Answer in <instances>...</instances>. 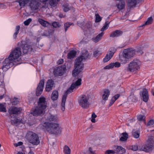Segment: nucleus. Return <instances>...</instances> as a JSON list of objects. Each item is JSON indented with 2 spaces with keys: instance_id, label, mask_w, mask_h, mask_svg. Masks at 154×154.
<instances>
[{
  "instance_id": "obj_1",
  "label": "nucleus",
  "mask_w": 154,
  "mask_h": 154,
  "mask_svg": "<svg viewBox=\"0 0 154 154\" xmlns=\"http://www.w3.org/2000/svg\"><path fill=\"white\" fill-rule=\"evenodd\" d=\"M20 49L16 48L11 53L8 57L6 58L3 63L2 69L4 71H6L13 65H16L21 63L19 57L21 55Z\"/></svg>"
},
{
  "instance_id": "obj_2",
  "label": "nucleus",
  "mask_w": 154,
  "mask_h": 154,
  "mask_svg": "<svg viewBox=\"0 0 154 154\" xmlns=\"http://www.w3.org/2000/svg\"><path fill=\"white\" fill-rule=\"evenodd\" d=\"M89 56L88 51L86 50L82 51L81 55L78 57L75 60V68L73 71V75L75 76L81 72L83 67L84 64L82 62V60L86 59Z\"/></svg>"
},
{
  "instance_id": "obj_3",
  "label": "nucleus",
  "mask_w": 154,
  "mask_h": 154,
  "mask_svg": "<svg viewBox=\"0 0 154 154\" xmlns=\"http://www.w3.org/2000/svg\"><path fill=\"white\" fill-rule=\"evenodd\" d=\"M41 126L42 129H45L49 133L55 135L60 134L62 129L59 125L48 122H45Z\"/></svg>"
},
{
  "instance_id": "obj_4",
  "label": "nucleus",
  "mask_w": 154,
  "mask_h": 154,
  "mask_svg": "<svg viewBox=\"0 0 154 154\" xmlns=\"http://www.w3.org/2000/svg\"><path fill=\"white\" fill-rule=\"evenodd\" d=\"M82 79L80 78L78 79L75 82L73 83L70 87L67 90L63 95L61 105V109L64 111L65 109V104L67 94H69L73 91V90L80 86L81 84Z\"/></svg>"
},
{
  "instance_id": "obj_5",
  "label": "nucleus",
  "mask_w": 154,
  "mask_h": 154,
  "mask_svg": "<svg viewBox=\"0 0 154 154\" xmlns=\"http://www.w3.org/2000/svg\"><path fill=\"white\" fill-rule=\"evenodd\" d=\"M71 66L70 62H68L64 65L57 67L54 69L53 74L55 76H62L65 73L66 67L69 69Z\"/></svg>"
},
{
  "instance_id": "obj_6",
  "label": "nucleus",
  "mask_w": 154,
  "mask_h": 154,
  "mask_svg": "<svg viewBox=\"0 0 154 154\" xmlns=\"http://www.w3.org/2000/svg\"><path fill=\"white\" fill-rule=\"evenodd\" d=\"M22 109L21 108H17L16 107L13 106L10 108L8 112L11 117V122L12 124H18L21 122V120L17 118H12L13 114H18L20 113Z\"/></svg>"
},
{
  "instance_id": "obj_7",
  "label": "nucleus",
  "mask_w": 154,
  "mask_h": 154,
  "mask_svg": "<svg viewBox=\"0 0 154 154\" xmlns=\"http://www.w3.org/2000/svg\"><path fill=\"white\" fill-rule=\"evenodd\" d=\"M88 96L85 94L81 95L78 98V102L79 105L83 109H87L89 107V103Z\"/></svg>"
},
{
  "instance_id": "obj_8",
  "label": "nucleus",
  "mask_w": 154,
  "mask_h": 154,
  "mask_svg": "<svg viewBox=\"0 0 154 154\" xmlns=\"http://www.w3.org/2000/svg\"><path fill=\"white\" fill-rule=\"evenodd\" d=\"M140 62L139 60H134L128 64L126 70L131 72L136 71L140 68Z\"/></svg>"
},
{
  "instance_id": "obj_9",
  "label": "nucleus",
  "mask_w": 154,
  "mask_h": 154,
  "mask_svg": "<svg viewBox=\"0 0 154 154\" xmlns=\"http://www.w3.org/2000/svg\"><path fill=\"white\" fill-rule=\"evenodd\" d=\"M40 142L38 135L35 133L29 131V143L33 145L36 146L39 144Z\"/></svg>"
},
{
  "instance_id": "obj_10",
  "label": "nucleus",
  "mask_w": 154,
  "mask_h": 154,
  "mask_svg": "<svg viewBox=\"0 0 154 154\" xmlns=\"http://www.w3.org/2000/svg\"><path fill=\"white\" fill-rule=\"evenodd\" d=\"M152 140L151 138H149L148 140L146 145H143L141 148L139 147V149L147 152H148L151 150L154 145L153 142L152 141Z\"/></svg>"
},
{
  "instance_id": "obj_11",
  "label": "nucleus",
  "mask_w": 154,
  "mask_h": 154,
  "mask_svg": "<svg viewBox=\"0 0 154 154\" xmlns=\"http://www.w3.org/2000/svg\"><path fill=\"white\" fill-rule=\"evenodd\" d=\"M38 107L41 108L44 110L47 106V103L46 101V98L42 96L39 98L38 102Z\"/></svg>"
},
{
  "instance_id": "obj_12",
  "label": "nucleus",
  "mask_w": 154,
  "mask_h": 154,
  "mask_svg": "<svg viewBox=\"0 0 154 154\" xmlns=\"http://www.w3.org/2000/svg\"><path fill=\"white\" fill-rule=\"evenodd\" d=\"M135 51L132 48H129L125 49L123 51V54L126 57L130 59L135 54Z\"/></svg>"
},
{
  "instance_id": "obj_13",
  "label": "nucleus",
  "mask_w": 154,
  "mask_h": 154,
  "mask_svg": "<svg viewBox=\"0 0 154 154\" xmlns=\"http://www.w3.org/2000/svg\"><path fill=\"white\" fill-rule=\"evenodd\" d=\"M110 94V91L107 89H103L101 92V95L102 102L105 103L108 99Z\"/></svg>"
},
{
  "instance_id": "obj_14",
  "label": "nucleus",
  "mask_w": 154,
  "mask_h": 154,
  "mask_svg": "<svg viewBox=\"0 0 154 154\" xmlns=\"http://www.w3.org/2000/svg\"><path fill=\"white\" fill-rule=\"evenodd\" d=\"M44 79L41 80L37 88L36 95L37 96H39L42 93L44 88Z\"/></svg>"
},
{
  "instance_id": "obj_15",
  "label": "nucleus",
  "mask_w": 154,
  "mask_h": 154,
  "mask_svg": "<svg viewBox=\"0 0 154 154\" xmlns=\"http://www.w3.org/2000/svg\"><path fill=\"white\" fill-rule=\"evenodd\" d=\"M45 112V110L39 107L38 106L34 108H33L31 111V113L34 116L37 115H39L42 114Z\"/></svg>"
},
{
  "instance_id": "obj_16",
  "label": "nucleus",
  "mask_w": 154,
  "mask_h": 154,
  "mask_svg": "<svg viewBox=\"0 0 154 154\" xmlns=\"http://www.w3.org/2000/svg\"><path fill=\"white\" fill-rule=\"evenodd\" d=\"M121 66V63L119 62H116L114 63H112L108 65L105 66L104 69H110L113 68V67L119 68Z\"/></svg>"
},
{
  "instance_id": "obj_17",
  "label": "nucleus",
  "mask_w": 154,
  "mask_h": 154,
  "mask_svg": "<svg viewBox=\"0 0 154 154\" xmlns=\"http://www.w3.org/2000/svg\"><path fill=\"white\" fill-rule=\"evenodd\" d=\"M54 84V82L51 79L48 80L46 83V90L47 91H51L53 87Z\"/></svg>"
},
{
  "instance_id": "obj_18",
  "label": "nucleus",
  "mask_w": 154,
  "mask_h": 154,
  "mask_svg": "<svg viewBox=\"0 0 154 154\" xmlns=\"http://www.w3.org/2000/svg\"><path fill=\"white\" fill-rule=\"evenodd\" d=\"M23 52L24 54L28 53L29 49V43L28 41L24 42L22 45Z\"/></svg>"
},
{
  "instance_id": "obj_19",
  "label": "nucleus",
  "mask_w": 154,
  "mask_h": 154,
  "mask_svg": "<svg viewBox=\"0 0 154 154\" xmlns=\"http://www.w3.org/2000/svg\"><path fill=\"white\" fill-rule=\"evenodd\" d=\"M143 100L145 102H147L149 96L148 91L146 89H143L142 92Z\"/></svg>"
},
{
  "instance_id": "obj_20",
  "label": "nucleus",
  "mask_w": 154,
  "mask_h": 154,
  "mask_svg": "<svg viewBox=\"0 0 154 154\" xmlns=\"http://www.w3.org/2000/svg\"><path fill=\"white\" fill-rule=\"evenodd\" d=\"M114 52H112L109 51L106 54L105 57L103 59V61L104 62H106L108 61L113 57Z\"/></svg>"
},
{
  "instance_id": "obj_21",
  "label": "nucleus",
  "mask_w": 154,
  "mask_h": 154,
  "mask_svg": "<svg viewBox=\"0 0 154 154\" xmlns=\"http://www.w3.org/2000/svg\"><path fill=\"white\" fill-rule=\"evenodd\" d=\"M115 151L118 154H123L125 152V149L122 146H116Z\"/></svg>"
},
{
  "instance_id": "obj_22",
  "label": "nucleus",
  "mask_w": 154,
  "mask_h": 154,
  "mask_svg": "<svg viewBox=\"0 0 154 154\" xmlns=\"http://www.w3.org/2000/svg\"><path fill=\"white\" fill-rule=\"evenodd\" d=\"M139 0H128V5L130 8L135 7L137 3H139Z\"/></svg>"
},
{
  "instance_id": "obj_23",
  "label": "nucleus",
  "mask_w": 154,
  "mask_h": 154,
  "mask_svg": "<svg viewBox=\"0 0 154 154\" xmlns=\"http://www.w3.org/2000/svg\"><path fill=\"white\" fill-rule=\"evenodd\" d=\"M122 34V32L119 30H117L113 32L110 35V37L114 38L118 37Z\"/></svg>"
},
{
  "instance_id": "obj_24",
  "label": "nucleus",
  "mask_w": 154,
  "mask_h": 154,
  "mask_svg": "<svg viewBox=\"0 0 154 154\" xmlns=\"http://www.w3.org/2000/svg\"><path fill=\"white\" fill-rule=\"evenodd\" d=\"M103 34V32L99 34L96 37L93 38H92V41L95 43L97 42L101 39Z\"/></svg>"
},
{
  "instance_id": "obj_25",
  "label": "nucleus",
  "mask_w": 154,
  "mask_h": 154,
  "mask_svg": "<svg viewBox=\"0 0 154 154\" xmlns=\"http://www.w3.org/2000/svg\"><path fill=\"white\" fill-rule=\"evenodd\" d=\"M46 119L47 121L50 122H55L57 120V117L56 116H53L50 114L47 116Z\"/></svg>"
},
{
  "instance_id": "obj_26",
  "label": "nucleus",
  "mask_w": 154,
  "mask_h": 154,
  "mask_svg": "<svg viewBox=\"0 0 154 154\" xmlns=\"http://www.w3.org/2000/svg\"><path fill=\"white\" fill-rule=\"evenodd\" d=\"M35 0H33L30 2V4L29 5V6L32 10H36L38 8L37 3Z\"/></svg>"
},
{
  "instance_id": "obj_27",
  "label": "nucleus",
  "mask_w": 154,
  "mask_h": 154,
  "mask_svg": "<svg viewBox=\"0 0 154 154\" xmlns=\"http://www.w3.org/2000/svg\"><path fill=\"white\" fill-rule=\"evenodd\" d=\"M121 135V137L120 138V140L121 141H125L128 138V135L126 132L122 133Z\"/></svg>"
},
{
  "instance_id": "obj_28",
  "label": "nucleus",
  "mask_w": 154,
  "mask_h": 154,
  "mask_svg": "<svg viewBox=\"0 0 154 154\" xmlns=\"http://www.w3.org/2000/svg\"><path fill=\"white\" fill-rule=\"evenodd\" d=\"M58 97V93L57 91H53L51 95V98L53 100H57Z\"/></svg>"
},
{
  "instance_id": "obj_29",
  "label": "nucleus",
  "mask_w": 154,
  "mask_h": 154,
  "mask_svg": "<svg viewBox=\"0 0 154 154\" xmlns=\"http://www.w3.org/2000/svg\"><path fill=\"white\" fill-rule=\"evenodd\" d=\"M117 8L119 10L123 9L125 7V2L123 1L120 2L119 3L116 4Z\"/></svg>"
},
{
  "instance_id": "obj_30",
  "label": "nucleus",
  "mask_w": 154,
  "mask_h": 154,
  "mask_svg": "<svg viewBox=\"0 0 154 154\" xmlns=\"http://www.w3.org/2000/svg\"><path fill=\"white\" fill-rule=\"evenodd\" d=\"M16 2H18L20 6L22 7L25 6L26 4L28 3L29 0H18Z\"/></svg>"
},
{
  "instance_id": "obj_31",
  "label": "nucleus",
  "mask_w": 154,
  "mask_h": 154,
  "mask_svg": "<svg viewBox=\"0 0 154 154\" xmlns=\"http://www.w3.org/2000/svg\"><path fill=\"white\" fill-rule=\"evenodd\" d=\"M76 52L74 51H71L68 54V57L69 59H72L75 57Z\"/></svg>"
},
{
  "instance_id": "obj_32",
  "label": "nucleus",
  "mask_w": 154,
  "mask_h": 154,
  "mask_svg": "<svg viewBox=\"0 0 154 154\" xmlns=\"http://www.w3.org/2000/svg\"><path fill=\"white\" fill-rule=\"evenodd\" d=\"M38 21L44 27L48 26L49 25V24L48 22L43 19H39Z\"/></svg>"
},
{
  "instance_id": "obj_33",
  "label": "nucleus",
  "mask_w": 154,
  "mask_h": 154,
  "mask_svg": "<svg viewBox=\"0 0 154 154\" xmlns=\"http://www.w3.org/2000/svg\"><path fill=\"white\" fill-rule=\"evenodd\" d=\"M129 59L125 56L124 54H123V56L120 57V60L123 64H125L128 62Z\"/></svg>"
},
{
  "instance_id": "obj_34",
  "label": "nucleus",
  "mask_w": 154,
  "mask_h": 154,
  "mask_svg": "<svg viewBox=\"0 0 154 154\" xmlns=\"http://www.w3.org/2000/svg\"><path fill=\"white\" fill-rule=\"evenodd\" d=\"M71 149L70 148L66 145H65L63 147V152L64 154H70Z\"/></svg>"
},
{
  "instance_id": "obj_35",
  "label": "nucleus",
  "mask_w": 154,
  "mask_h": 154,
  "mask_svg": "<svg viewBox=\"0 0 154 154\" xmlns=\"http://www.w3.org/2000/svg\"><path fill=\"white\" fill-rule=\"evenodd\" d=\"M63 8L64 11L66 12L71 9V7L67 4H64L63 5Z\"/></svg>"
},
{
  "instance_id": "obj_36",
  "label": "nucleus",
  "mask_w": 154,
  "mask_h": 154,
  "mask_svg": "<svg viewBox=\"0 0 154 154\" xmlns=\"http://www.w3.org/2000/svg\"><path fill=\"white\" fill-rule=\"evenodd\" d=\"M60 0H50L49 4L52 6L55 7L57 5V2Z\"/></svg>"
},
{
  "instance_id": "obj_37",
  "label": "nucleus",
  "mask_w": 154,
  "mask_h": 154,
  "mask_svg": "<svg viewBox=\"0 0 154 154\" xmlns=\"http://www.w3.org/2000/svg\"><path fill=\"white\" fill-rule=\"evenodd\" d=\"M153 19L152 17H150L148 18L146 21L142 26L145 25H147L151 24L152 22Z\"/></svg>"
},
{
  "instance_id": "obj_38",
  "label": "nucleus",
  "mask_w": 154,
  "mask_h": 154,
  "mask_svg": "<svg viewBox=\"0 0 154 154\" xmlns=\"http://www.w3.org/2000/svg\"><path fill=\"white\" fill-rule=\"evenodd\" d=\"M101 54L100 51L97 50L93 52V56L95 57H98Z\"/></svg>"
},
{
  "instance_id": "obj_39",
  "label": "nucleus",
  "mask_w": 154,
  "mask_h": 154,
  "mask_svg": "<svg viewBox=\"0 0 154 154\" xmlns=\"http://www.w3.org/2000/svg\"><path fill=\"white\" fill-rule=\"evenodd\" d=\"M20 29V26L19 25L17 26L16 27V32L13 35V37L14 39H16L17 37V35L19 32V31Z\"/></svg>"
},
{
  "instance_id": "obj_40",
  "label": "nucleus",
  "mask_w": 154,
  "mask_h": 154,
  "mask_svg": "<svg viewBox=\"0 0 154 154\" xmlns=\"http://www.w3.org/2000/svg\"><path fill=\"white\" fill-rule=\"evenodd\" d=\"M19 99L16 97H14L11 101V102L13 105H16L19 102Z\"/></svg>"
},
{
  "instance_id": "obj_41",
  "label": "nucleus",
  "mask_w": 154,
  "mask_h": 154,
  "mask_svg": "<svg viewBox=\"0 0 154 154\" xmlns=\"http://www.w3.org/2000/svg\"><path fill=\"white\" fill-rule=\"evenodd\" d=\"M109 23V22H108L107 21L105 23V25L101 29V31H103L107 29L108 28V26Z\"/></svg>"
},
{
  "instance_id": "obj_42",
  "label": "nucleus",
  "mask_w": 154,
  "mask_h": 154,
  "mask_svg": "<svg viewBox=\"0 0 154 154\" xmlns=\"http://www.w3.org/2000/svg\"><path fill=\"white\" fill-rule=\"evenodd\" d=\"M128 99L133 102H135L137 101L136 98L134 95H130L128 97Z\"/></svg>"
},
{
  "instance_id": "obj_43",
  "label": "nucleus",
  "mask_w": 154,
  "mask_h": 154,
  "mask_svg": "<svg viewBox=\"0 0 154 154\" xmlns=\"http://www.w3.org/2000/svg\"><path fill=\"white\" fill-rule=\"evenodd\" d=\"M0 111L3 112H6L5 107L3 104L1 103H0Z\"/></svg>"
},
{
  "instance_id": "obj_44",
  "label": "nucleus",
  "mask_w": 154,
  "mask_h": 154,
  "mask_svg": "<svg viewBox=\"0 0 154 154\" xmlns=\"http://www.w3.org/2000/svg\"><path fill=\"white\" fill-rule=\"evenodd\" d=\"M97 116L95 114V113L93 112L91 116V121L92 122L95 123L96 122L95 118H96Z\"/></svg>"
},
{
  "instance_id": "obj_45",
  "label": "nucleus",
  "mask_w": 154,
  "mask_h": 154,
  "mask_svg": "<svg viewBox=\"0 0 154 154\" xmlns=\"http://www.w3.org/2000/svg\"><path fill=\"white\" fill-rule=\"evenodd\" d=\"M137 118L139 121H142L144 120L145 117L143 115H140L137 116Z\"/></svg>"
},
{
  "instance_id": "obj_46",
  "label": "nucleus",
  "mask_w": 154,
  "mask_h": 154,
  "mask_svg": "<svg viewBox=\"0 0 154 154\" xmlns=\"http://www.w3.org/2000/svg\"><path fill=\"white\" fill-rule=\"evenodd\" d=\"M96 20L95 21L96 22H98L100 21L101 20V18L100 16L98 14H95Z\"/></svg>"
},
{
  "instance_id": "obj_47",
  "label": "nucleus",
  "mask_w": 154,
  "mask_h": 154,
  "mask_svg": "<svg viewBox=\"0 0 154 154\" xmlns=\"http://www.w3.org/2000/svg\"><path fill=\"white\" fill-rule=\"evenodd\" d=\"M132 135L134 138H137L139 137L140 133L138 131H135L133 132Z\"/></svg>"
},
{
  "instance_id": "obj_48",
  "label": "nucleus",
  "mask_w": 154,
  "mask_h": 154,
  "mask_svg": "<svg viewBox=\"0 0 154 154\" xmlns=\"http://www.w3.org/2000/svg\"><path fill=\"white\" fill-rule=\"evenodd\" d=\"M52 25L55 28L59 27L60 26L59 23L56 22H53L52 24Z\"/></svg>"
},
{
  "instance_id": "obj_49",
  "label": "nucleus",
  "mask_w": 154,
  "mask_h": 154,
  "mask_svg": "<svg viewBox=\"0 0 154 154\" xmlns=\"http://www.w3.org/2000/svg\"><path fill=\"white\" fill-rule=\"evenodd\" d=\"M116 152V151L112 150H108L105 152V154H114Z\"/></svg>"
},
{
  "instance_id": "obj_50",
  "label": "nucleus",
  "mask_w": 154,
  "mask_h": 154,
  "mask_svg": "<svg viewBox=\"0 0 154 154\" xmlns=\"http://www.w3.org/2000/svg\"><path fill=\"white\" fill-rule=\"evenodd\" d=\"M131 149V150L135 151L137 150L138 149H139V148H138V146L136 145L132 146Z\"/></svg>"
},
{
  "instance_id": "obj_51",
  "label": "nucleus",
  "mask_w": 154,
  "mask_h": 154,
  "mask_svg": "<svg viewBox=\"0 0 154 154\" xmlns=\"http://www.w3.org/2000/svg\"><path fill=\"white\" fill-rule=\"evenodd\" d=\"M71 25V24H70L69 23H66L64 24V27L66 32L67 31L68 28Z\"/></svg>"
},
{
  "instance_id": "obj_52",
  "label": "nucleus",
  "mask_w": 154,
  "mask_h": 154,
  "mask_svg": "<svg viewBox=\"0 0 154 154\" xmlns=\"http://www.w3.org/2000/svg\"><path fill=\"white\" fill-rule=\"evenodd\" d=\"M154 124V120H150L147 123L148 125L150 126Z\"/></svg>"
},
{
  "instance_id": "obj_53",
  "label": "nucleus",
  "mask_w": 154,
  "mask_h": 154,
  "mask_svg": "<svg viewBox=\"0 0 154 154\" xmlns=\"http://www.w3.org/2000/svg\"><path fill=\"white\" fill-rule=\"evenodd\" d=\"M23 144V142H19L17 143H14V145L16 147H17L18 146H20L22 145Z\"/></svg>"
},
{
  "instance_id": "obj_54",
  "label": "nucleus",
  "mask_w": 154,
  "mask_h": 154,
  "mask_svg": "<svg viewBox=\"0 0 154 154\" xmlns=\"http://www.w3.org/2000/svg\"><path fill=\"white\" fill-rule=\"evenodd\" d=\"M120 94H117L115 95L113 97H112V98L115 100H116L119 97Z\"/></svg>"
},
{
  "instance_id": "obj_55",
  "label": "nucleus",
  "mask_w": 154,
  "mask_h": 154,
  "mask_svg": "<svg viewBox=\"0 0 154 154\" xmlns=\"http://www.w3.org/2000/svg\"><path fill=\"white\" fill-rule=\"evenodd\" d=\"M116 101L112 98L109 104V106L110 107Z\"/></svg>"
},
{
  "instance_id": "obj_56",
  "label": "nucleus",
  "mask_w": 154,
  "mask_h": 154,
  "mask_svg": "<svg viewBox=\"0 0 154 154\" xmlns=\"http://www.w3.org/2000/svg\"><path fill=\"white\" fill-rule=\"evenodd\" d=\"M63 62V59H60L57 62V63L58 64H62Z\"/></svg>"
},
{
  "instance_id": "obj_57",
  "label": "nucleus",
  "mask_w": 154,
  "mask_h": 154,
  "mask_svg": "<svg viewBox=\"0 0 154 154\" xmlns=\"http://www.w3.org/2000/svg\"><path fill=\"white\" fill-rule=\"evenodd\" d=\"M25 26H28L29 25V19L23 22Z\"/></svg>"
},
{
  "instance_id": "obj_58",
  "label": "nucleus",
  "mask_w": 154,
  "mask_h": 154,
  "mask_svg": "<svg viewBox=\"0 0 154 154\" xmlns=\"http://www.w3.org/2000/svg\"><path fill=\"white\" fill-rule=\"evenodd\" d=\"M24 17H27L29 16V14L27 13H23Z\"/></svg>"
},
{
  "instance_id": "obj_59",
  "label": "nucleus",
  "mask_w": 154,
  "mask_h": 154,
  "mask_svg": "<svg viewBox=\"0 0 154 154\" xmlns=\"http://www.w3.org/2000/svg\"><path fill=\"white\" fill-rule=\"evenodd\" d=\"M89 151L92 154H95L94 152L92 150V149L91 148H89Z\"/></svg>"
},
{
  "instance_id": "obj_60",
  "label": "nucleus",
  "mask_w": 154,
  "mask_h": 154,
  "mask_svg": "<svg viewBox=\"0 0 154 154\" xmlns=\"http://www.w3.org/2000/svg\"><path fill=\"white\" fill-rule=\"evenodd\" d=\"M59 17L60 18L64 17V16H63L62 14H59Z\"/></svg>"
},
{
  "instance_id": "obj_61",
  "label": "nucleus",
  "mask_w": 154,
  "mask_h": 154,
  "mask_svg": "<svg viewBox=\"0 0 154 154\" xmlns=\"http://www.w3.org/2000/svg\"><path fill=\"white\" fill-rule=\"evenodd\" d=\"M137 52H139L141 54H142L143 53V52L142 51H141V50L140 51H138Z\"/></svg>"
},
{
  "instance_id": "obj_62",
  "label": "nucleus",
  "mask_w": 154,
  "mask_h": 154,
  "mask_svg": "<svg viewBox=\"0 0 154 154\" xmlns=\"http://www.w3.org/2000/svg\"><path fill=\"white\" fill-rule=\"evenodd\" d=\"M4 97V95L1 96H0V99H2Z\"/></svg>"
},
{
  "instance_id": "obj_63",
  "label": "nucleus",
  "mask_w": 154,
  "mask_h": 154,
  "mask_svg": "<svg viewBox=\"0 0 154 154\" xmlns=\"http://www.w3.org/2000/svg\"><path fill=\"white\" fill-rule=\"evenodd\" d=\"M17 154H23V153L22 152H18Z\"/></svg>"
},
{
  "instance_id": "obj_64",
  "label": "nucleus",
  "mask_w": 154,
  "mask_h": 154,
  "mask_svg": "<svg viewBox=\"0 0 154 154\" xmlns=\"http://www.w3.org/2000/svg\"><path fill=\"white\" fill-rule=\"evenodd\" d=\"M48 0H41L42 2H46Z\"/></svg>"
}]
</instances>
